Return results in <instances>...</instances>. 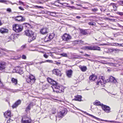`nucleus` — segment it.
Returning <instances> with one entry per match:
<instances>
[{"instance_id":"obj_33","label":"nucleus","mask_w":123,"mask_h":123,"mask_svg":"<svg viewBox=\"0 0 123 123\" xmlns=\"http://www.w3.org/2000/svg\"><path fill=\"white\" fill-rule=\"evenodd\" d=\"M3 51H5L6 52H7V50L6 49H2L1 48L0 49V53H1V52H2Z\"/></svg>"},{"instance_id":"obj_64","label":"nucleus","mask_w":123,"mask_h":123,"mask_svg":"<svg viewBox=\"0 0 123 123\" xmlns=\"http://www.w3.org/2000/svg\"><path fill=\"white\" fill-rule=\"evenodd\" d=\"M84 8L85 9H86L87 8V7H84L83 8Z\"/></svg>"},{"instance_id":"obj_7","label":"nucleus","mask_w":123,"mask_h":123,"mask_svg":"<svg viewBox=\"0 0 123 123\" xmlns=\"http://www.w3.org/2000/svg\"><path fill=\"white\" fill-rule=\"evenodd\" d=\"M22 123H31V120L26 116L24 117L21 120Z\"/></svg>"},{"instance_id":"obj_6","label":"nucleus","mask_w":123,"mask_h":123,"mask_svg":"<svg viewBox=\"0 0 123 123\" xmlns=\"http://www.w3.org/2000/svg\"><path fill=\"white\" fill-rule=\"evenodd\" d=\"M84 113L86 114L89 115V116H90L93 118L98 120V121H104L105 122H114L113 121H107V120H104L102 119H100V118H97L95 116H94L93 115L90 114H89L88 113H87L86 112H84Z\"/></svg>"},{"instance_id":"obj_3","label":"nucleus","mask_w":123,"mask_h":123,"mask_svg":"<svg viewBox=\"0 0 123 123\" xmlns=\"http://www.w3.org/2000/svg\"><path fill=\"white\" fill-rule=\"evenodd\" d=\"M12 27L13 30L17 33L21 32L23 29L22 26L18 24L13 25Z\"/></svg>"},{"instance_id":"obj_15","label":"nucleus","mask_w":123,"mask_h":123,"mask_svg":"<svg viewBox=\"0 0 123 123\" xmlns=\"http://www.w3.org/2000/svg\"><path fill=\"white\" fill-rule=\"evenodd\" d=\"M6 63L4 62H1L0 63V69L1 70L4 69L6 68Z\"/></svg>"},{"instance_id":"obj_43","label":"nucleus","mask_w":123,"mask_h":123,"mask_svg":"<svg viewBox=\"0 0 123 123\" xmlns=\"http://www.w3.org/2000/svg\"><path fill=\"white\" fill-rule=\"evenodd\" d=\"M26 46L25 45H24L22 46L21 47L22 49H23L26 48Z\"/></svg>"},{"instance_id":"obj_53","label":"nucleus","mask_w":123,"mask_h":123,"mask_svg":"<svg viewBox=\"0 0 123 123\" xmlns=\"http://www.w3.org/2000/svg\"><path fill=\"white\" fill-rule=\"evenodd\" d=\"M76 18L77 19H80L81 18V17L80 16H77L76 17Z\"/></svg>"},{"instance_id":"obj_47","label":"nucleus","mask_w":123,"mask_h":123,"mask_svg":"<svg viewBox=\"0 0 123 123\" xmlns=\"http://www.w3.org/2000/svg\"><path fill=\"white\" fill-rule=\"evenodd\" d=\"M43 56L46 58H47L48 57V55H47L46 54H44L43 55Z\"/></svg>"},{"instance_id":"obj_37","label":"nucleus","mask_w":123,"mask_h":123,"mask_svg":"<svg viewBox=\"0 0 123 123\" xmlns=\"http://www.w3.org/2000/svg\"><path fill=\"white\" fill-rule=\"evenodd\" d=\"M113 7L114 11H116L117 10V7L116 6V5H115V6H113Z\"/></svg>"},{"instance_id":"obj_26","label":"nucleus","mask_w":123,"mask_h":123,"mask_svg":"<svg viewBox=\"0 0 123 123\" xmlns=\"http://www.w3.org/2000/svg\"><path fill=\"white\" fill-rule=\"evenodd\" d=\"M11 81L12 83H14L15 85H16L17 84V80L13 78H12Z\"/></svg>"},{"instance_id":"obj_35","label":"nucleus","mask_w":123,"mask_h":123,"mask_svg":"<svg viewBox=\"0 0 123 123\" xmlns=\"http://www.w3.org/2000/svg\"><path fill=\"white\" fill-rule=\"evenodd\" d=\"M48 37L49 38L50 40L51 39H52L53 38V36L50 34L49 36H48Z\"/></svg>"},{"instance_id":"obj_41","label":"nucleus","mask_w":123,"mask_h":123,"mask_svg":"<svg viewBox=\"0 0 123 123\" xmlns=\"http://www.w3.org/2000/svg\"><path fill=\"white\" fill-rule=\"evenodd\" d=\"M121 50L119 49H113V51H120Z\"/></svg>"},{"instance_id":"obj_63","label":"nucleus","mask_w":123,"mask_h":123,"mask_svg":"<svg viewBox=\"0 0 123 123\" xmlns=\"http://www.w3.org/2000/svg\"><path fill=\"white\" fill-rule=\"evenodd\" d=\"M58 0V1H55V2H58L59 3H60V2H58V1L59 0Z\"/></svg>"},{"instance_id":"obj_14","label":"nucleus","mask_w":123,"mask_h":123,"mask_svg":"<svg viewBox=\"0 0 123 123\" xmlns=\"http://www.w3.org/2000/svg\"><path fill=\"white\" fill-rule=\"evenodd\" d=\"M73 71L71 69L67 71L66 72V74L69 78H71L72 75Z\"/></svg>"},{"instance_id":"obj_38","label":"nucleus","mask_w":123,"mask_h":123,"mask_svg":"<svg viewBox=\"0 0 123 123\" xmlns=\"http://www.w3.org/2000/svg\"><path fill=\"white\" fill-rule=\"evenodd\" d=\"M117 14L123 16V12H117Z\"/></svg>"},{"instance_id":"obj_34","label":"nucleus","mask_w":123,"mask_h":123,"mask_svg":"<svg viewBox=\"0 0 123 123\" xmlns=\"http://www.w3.org/2000/svg\"><path fill=\"white\" fill-rule=\"evenodd\" d=\"M34 7H35V8H43V7L41 6H34Z\"/></svg>"},{"instance_id":"obj_31","label":"nucleus","mask_w":123,"mask_h":123,"mask_svg":"<svg viewBox=\"0 0 123 123\" xmlns=\"http://www.w3.org/2000/svg\"><path fill=\"white\" fill-rule=\"evenodd\" d=\"M88 24L89 25L92 26L95 25L96 24L95 22H89Z\"/></svg>"},{"instance_id":"obj_19","label":"nucleus","mask_w":123,"mask_h":123,"mask_svg":"<svg viewBox=\"0 0 123 123\" xmlns=\"http://www.w3.org/2000/svg\"><path fill=\"white\" fill-rule=\"evenodd\" d=\"M109 81L111 82H112L114 83H116L117 81L115 78L112 76H111L109 78Z\"/></svg>"},{"instance_id":"obj_12","label":"nucleus","mask_w":123,"mask_h":123,"mask_svg":"<svg viewBox=\"0 0 123 123\" xmlns=\"http://www.w3.org/2000/svg\"><path fill=\"white\" fill-rule=\"evenodd\" d=\"M48 29L46 27H44L42 28L40 31V33L42 34H45L48 32Z\"/></svg>"},{"instance_id":"obj_42","label":"nucleus","mask_w":123,"mask_h":123,"mask_svg":"<svg viewBox=\"0 0 123 123\" xmlns=\"http://www.w3.org/2000/svg\"><path fill=\"white\" fill-rule=\"evenodd\" d=\"M6 2V1L5 0H0V2L5 3Z\"/></svg>"},{"instance_id":"obj_61","label":"nucleus","mask_w":123,"mask_h":123,"mask_svg":"<svg viewBox=\"0 0 123 123\" xmlns=\"http://www.w3.org/2000/svg\"><path fill=\"white\" fill-rule=\"evenodd\" d=\"M101 45H107V44H106L104 43V44H102Z\"/></svg>"},{"instance_id":"obj_1","label":"nucleus","mask_w":123,"mask_h":123,"mask_svg":"<svg viewBox=\"0 0 123 123\" xmlns=\"http://www.w3.org/2000/svg\"><path fill=\"white\" fill-rule=\"evenodd\" d=\"M47 80L49 83L52 84L51 87L54 91L55 92L57 93H60L63 91V89L62 86H59L55 81L49 78H48Z\"/></svg>"},{"instance_id":"obj_22","label":"nucleus","mask_w":123,"mask_h":123,"mask_svg":"<svg viewBox=\"0 0 123 123\" xmlns=\"http://www.w3.org/2000/svg\"><path fill=\"white\" fill-rule=\"evenodd\" d=\"M80 33L81 34L83 35H86L88 34V33L86 30H80Z\"/></svg>"},{"instance_id":"obj_56","label":"nucleus","mask_w":123,"mask_h":123,"mask_svg":"<svg viewBox=\"0 0 123 123\" xmlns=\"http://www.w3.org/2000/svg\"><path fill=\"white\" fill-rule=\"evenodd\" d=\"M80 42L82 43H83L84 42L80 40Z\"/></svg>"},{"instance_id":"obj_27","label":"nucleus","mask_w":123,"mask_h":123,"mask_svg":"<svg viewBox=\"0 0 123 123\" xmlns=\"http://www.w3.org/2000/svg\"><path fill=\"white\" fill-rule=\"evenodd\" d=\"M80 68L83 72L85 71L87 69V68L86 66H81Z\"/></svg>"},{"instance_id":"obj_5","label":"nucleus","mask_w":123,"mask_h":123,"mask_svg":"<svg viewBox=\"0 0 123 123\" xmlns=\"http://www.w3.org/2000/svg\"><path fill=\"white\" fill-rule=\"evenodd\" d=\"M84 49L85 50H100V48L97 46H86L84 47Z\"/></svg>"},{"instance_id":"obj_32","label":"nucleus","mask_w":123,"mask_h":123,"mask_svg":"<svg viewBox=\"0 0 123 123\" xmlns=\"http://www.w3.org/2000/svg\"><path fill=\"white\" fill-rule=\"evenodd\" d=\"M120 5L123 6V0H120L118 2Z\"/></svg>"},{"instance_id":"obj_17","label":"nucleus","mask_w":123,"mask_h":123,"mask_svg":"<svg viewBox=\"0 0 123 123\" xmlns=\"http://www.w3.org/2000/svg\"><path fill=\"white\" fill-rule=\"evenodd\" d=\"M11 112L10 111L8 110L4 113V115L5 117L7 118L8 117H11Z\"/></svg>"},{"instance_id":"obj_28","label":"nucleus","mask_w":123,"mask_h":123,"mask_svg":"<svg viewBox=\"0 0 123 123\" xmlns=\"http://www.w3.org/2000/svg\"><path fill=\"white\" fill-rule=\"evenodd\" d=\"M48 87V85L46 84L43 85L42 88L43 89H45L47 88Z\"/></svg>"},{"instance_id":"obj_57","label":"nucleus","mask_w":123,"mask_h":123,"mask_svg":"<svg viewBox=\"0 0 123 123\" xmlns=\"http://www.w3.org/2000/svg\"><path fill=\"white\" fill-rule=\"evenodd\" d=\"M118 26H119V27H123V26H122L121 25L119 24Z\"/></svg>"},{"instance_id":"obj_36","label":"nucleus","mask_w":123,"mask_h":123,"mask_svg":"<svg viewBox=\"0 0 123 123\" xmlns=\"http://www.w3.org/2000/svg\"><path fill=\"white\" fill-rule=\"evenodd\" d=\"M61 55L64 57H67V55L66 54V53H63L61 54Z\"/></svg>"},{"instance_id":"obj_40","label":"nucleus","mask_w":123,"mask_h":123,"mask_svg":"<svg viewBox=\"0 0 123 123\" xmlns=\"http://www.w3.org/2000/svg\"><path fill=\"white\" fill-rule=\"evenodd\" d=\"M22 58L23 59H25L26 58V56L25 55H23L22 56Z\"/></svg>"},{"instance_id":"obj_58","label":"nucleus","mask_w":123,"mask_h":123,"mask_svg":"<svg viewBox=\"0 0 123 123\" xmlns=\"http://www.w3.org/2000/svg\"><path fill=\"white\" fill-rule=\"evenodd\" d=\"M2 23L1 21L0 20V26L1 25H2Z\"/></svg>"},{"instance_id":"obj_62","label":"nucleus","mask_w":123,"mask_h":123,"mask_svg":"<svg viewBox=\"0 0 123 123\" xmlns=\"http://www.w3.org/2000/svg\"><path fill=\"white\" fill-rule=\"evenodd\" d=\"M71 3L72 4H73L74 2L73 1H71Z\"/></svg>"},{"instance_id":"obj_10","label":"nucleus","mask_w":123,"mask_h":123,"mask_svg":"<svg viewBox=\"0 0 123 123\" xmlns=\"http://www.w3.org/2000/svg\"><path fill=\"white\" fill-rule=\"evenodd\" d=\"M67 112L65 110H63L58 113V117L59 118H62L66 114Z\"/></svg>"},{"instance_id":"obj_20","label":"nucleus","mask_w":123,"mask_h":123,"mask_svg":"<svg viewBox=\"0 0 123 123\" xmlns=\"http://www.w3.org/2000/svg\"><path fill=\"white\" fill-rule=\"evenodd\" d=\"M34 105H35L34 103H33L32 102H31L26 108L25 111L27 112L28 110H30L31 107Z\"/></svg>"},{"instance_id":"obj_48","label":"nucleus","mask_w":123,"mask_h":123,"mask_svg":"<svg viewBox=\"0 0 123 123\" xmlns=\"http://www.w3.org/2000/svg\"><path fill=\"white\" fill-rule=\"evenodd\" d=\"M92 10L94 12H96L98 10V9L96 8H94L92 9Z\"/></svg>"},{"instance_id":"obj_25","label":"nucleus","mask_w":123,"mask_h":123,"mask_svg":"<svg viewBox=\"0 0 123 123\" xmlns=\"http://www.w3.org/2000/svg\"><path fill=\"white\" fill-rule=\"evenodd\" d=\"M48 12L50 15L53 17H55L56 15V13L55 12Z\"/></svg>"},{"instance_id":"obj_44","label":"nucleus","mask_w":123,"mask_h":123,"mask_svg":"<svg viewBox=\"0 0 123 123\" xmlns=\"http://www.w3.org/2000/svg\"><path fill=\"white\" fill-rule=\"evenodd\" d=\"M46 62V61L40 62H38V63H36V64H40L43 63L45 62Z\"/></svg>"},{"instance_id":"obj_23","label":"nucleus","mask_w":123,"mask_h":123,"mask_svg":"<svg viewBox=\"0 0 123 123\" xmlns=\"http://www.w3.org/2000/svg\"><path fill=\"white\" fill-rule=\"evenodd\" d=\"M8 30L6 29L3 28H1L0 30V32L2 33H4L7 32H8Z\"/></svg>"},{"instance_id":"obj_21","label":"nucleus","mask_w":123,"mask_h":123,"mask_svg":"<svg viewBox=\"0 0 123 123\" xmlns=\"http://www.w3.org/2000/svg\"><path fill=\"white\" fill-rule=\"evenodd\" d=\"M75 98L74 99L75 100L80 101H81V96L80 95H78L75 96Z\"/></svg>"},{"instance_id":"obj_16","label":"nucleus","mask_w":123,"mask_h":123,"mask_svg":"<svg viewBox=\"0 0 123 123\" xmlns=\"http://www.w3.org/2000/svg\"><path fill=\"white\" fill-rule=\"evenodd\" d=\"M21 103V100H18L12 105V108H16Z\"/></svg>"},{"instance_id":"obj_46","label":"nucleus","mask_w":123,"mask_h":123,"mask_svg":"<svg viewBox=\"0 0 123 123\" xmlns=\"http://www.w3.org/2000/svg\"><path fill=\"white\" fill-rule=\"evenodd\" d=\"M18 8L20 9L22 11H24V8H23L21 6L19 7H18Z\"/></svg>"},{"instance_id":"obj_29","label":"nucleus","mask_w":123,"mask_h":123,"mask_svg":"<svg viewBox=\"0 0 123 123\" xmlns=\"http://www.w3.org/2000/svg\"><path fill=\"white\" fill-rule=\"evenodd\" d=\"M50 40V39L48 35L44 39V41L45 42H48Z\"/></svg>"},{"instance_id":"obj_60","label":"nucleus","mask_w":123,"mask_h":123,"mask_svg":"<svg viewBox=\"0 0 123 123\" xmlns=\"http://www.w3.org/2000/svg\"><path fill=\"white\" fill-rule=\"evenodd\" d=\"M69 7L71 8H73L74 7V6H69Z\"/></svg>"},{"instance_id":"obj_4","label":"nucleus","mask_w":123,"mask_h":123,"mask_svg":"<svg viewBox=\"0 0 123 123\" xmlns=\"http://www.w3.org/2000/svg\"><path fill=\"white\" fill-rule=\"evenodd\" d=\"M35 80V77L32 75H30L29 77L27 78L26 81L28 83L32 84L34 82Z\"/></svg>"},{"instance_id":"obj_45","label":"nucleus","mask_w":123,"mask_h":123,"mask_svg":"<svg viewBox=\"0 0 123 123\" xmlns=\"http://www.w3.org/2000/svg\"><path fill=\"white\" fill-rule=\"evenodd\" d=\"M6 11H7L9 12H11V9L10 8H7V9Z\"/></svg>"},{"instance_id":"obj_30","label":"nucleus","mask_w":123,"mask_h":123,"mask_svg":"<svg viewBox=\"0 0 123 123\" xmlns=\"http://www.w3.org/2000/svg\"><path fill=\"white\" fill-rule=\"evenodd\" d=\"M102 104H101L100 102L99 101H95L94 103V104L96 105H100L102 106Z\"/></svg>"},{"instance_id":"obj_39","label":"nucleus","mask_w":123,"mask_h":123,"mask_svg":"<svg viewBox=\"0 0 123 123\" xmlns=\"http://www.w3.org/2000/svg\"><path fill=\"white\" fill-rule=\"evenodd\" d=\"M19 3L20 4V5L21 4H22L24 6H25V4H24V3L21 1H19Z\"/></svg>"},{"instance_id":"obj_13","label":"nucleus","mask_w":123,"mask_h":123,"mask_svg":"<svg viewBox=\"0 0 123 123\" xmlns=\"http://www.w3.org/2000/svg\"><path fill=\"white\" fill-rule=\"evenodd\" d=\"M52 72L54 74L56 75L57 76H61V71L58 69H54L52 71Z\"/></svg>"},{"instance_id":"obj_18","label":"nucleus","mask_w":123,"mask_h":123,"mask_svg":"<svg viewBox=\"0 0 123 123\" xmlns=\"http://www.w3.org/2000/svg\"><path fill=\"white\" fill-rule=\"evenodd\" d=\"M105 82V81H101V80H99V81H98L97 82V84L102 86H104V84Z\"/></svg>"},{"instance_id":"obj_55","label":"nucleus","mask_w":123,"mask_h":123,"mask_svg":"<svg viewBox=\"0 0 123 123\" xmlns=\"http://www.w3.org/2000/svg\"><path fill=\"white\" fill-rule=\"evenodd\" d=\"M118 46H123V45H122V44H119V45H118Z\"/></svg>"},{"instance_id":"obj_49","label":"nucleus","mask_w":123,"mask_h":123,"mask_svg":"<svg viewBox=\"0 0 123 123\" xmlns=\"http://www.w3.org/2000/svg\"><path fill=\"white\" fill-rule=\"evenodd\" d=\"M101 79L100 80H101V81H104V77L103 76H101Z\"/></svg>"},{"instance_id":"obj_51","label":"nucleus","mask_w":123,"mask_h":123,"mask_svg":"<svg viewBox=\"0 0 123 123\" xmlns=\"http://www.w3.org/2000/svg\"><path fill=\"white\" fill-rule=\"evenodd\" d=\"M9 119L7 120V123H9L10 122V121L11 120L12 121V120L11 119H10L9 118Z\"/></svg>"},{"instance_id":"obj_11","label":"nucleus","mask_w":123,"mask_h":123,"mask_svg":"<svg viewBox=\"0 0 123 123\" xmlns=\"http://www.w3.org/2000/svg\"><path fill=\"white\" fill-rule=\"evenodd\" d=\"M15 19L16 20L22 22L25 21V18L24 17H23L21 16H18L16 17L15 18Z\"/></svg>"},{"instance_id":"obj_24","label":"nucleus","mask_w":123,"mask_h":123,"mask_svg":"<svg viewBox=\"0 0 123 123\" xmlns=\"http://www.w3.org/2000/svg\"><path fill=\"white\" fill-rule=\"evenodd\" d=\"M89 78L90 80L93 81L96 79V77L94 75H92L90 76Z\"/></svg>"},{"instance_id":"obj_8","label":"nucleus","mask_w":123,"mask_h":123,"mask_svg":"<svg viewBox=\"0 0 123 123\" xmlns=\"http://www.w3.org/2000/svg\"><path fill=\"white\" fill-rule=\"evenodd\" d=\"M62 39L63 40L67 41L71 39V37L69 34L66 33L63 35Z\"/></svg>"},{"instance_id":"obj_59","label":"nucleus","mask_w":123,"mask_h":123,"mask_svg":"<svg viewBox=\"0 0 123 123\" xmlns=\"http://www.w3.org/2000/svg\"><path fill=\"white\" fill-rule=\"evenodd\" d=\"M84 55L85 56H89V55L87 54H85V55Z\"/></svg>"},{"instance_id":"obj_9","label":"nucleus","mask_w":123,"mask_h":123,"mask_svg":"<svg viewBox=\"0 0 123 123\" xmlns=\"http://www.w3.org/2000/svg\"><path fill=\"white\" fill-rule=\"evenodd\" d=\"M102 107L103 109L106 112L108 113L110 112V108L109 106L102 104Z\"/></svg>"},{"instance_id":"obj_2","label":"nucleus","mask_w":123,"mask_h":123,"mask_svg":"<svg viewBox=\"0 0 123 123\" xmlns=\"http://www.w3.org/2000/svg\"><path fill=\"white\" fill-rule=\"evenodd\" d=\"M25 34L29 37L28 42H31L35 39L36 35L31 30H27L25 31Z\"/></svg>"},{"instance_id":"obj_52","label":"nucleus","mask_w":123,"mask_h":123,"mask_svg":"<svg viewBox=\"0 0 123 123\" xmlns=\"http://www.w3.org/2000/svg\"><path fill=\"white\" fill-rule=\"evenodd\" d=\"M115 45V46H118V45H119V43H114Z\"/></svg>"},{"instance_id":"obj_50","label":"nucleus","mask_w":123,"mask_h":123,"mask_svg":"<svg viewBox=\"0 0 123 123\" xmlns=\"http://www.w3.org/2000/svg\"><path fill=\"white\" fill-rule=\"evenodd\" d=\"M110 5H111L113 7V6H115V5H116V4L114 3H111L110 4Z\"/></svg>"},{"instance_id":"obj_54","label":"nucleus","mask_w":123,"mask_h":123,"mask_svg":"<svg viewBox=\"0 0 123 123\" xmlns=\"http://www.w3.org/2000/svg\"><path fill=\"white\" fill-rule=\"evenodd\" d=\"M46 61L47 62H51V61H50V60H47Z\"/></svg>"}]
</instances>
